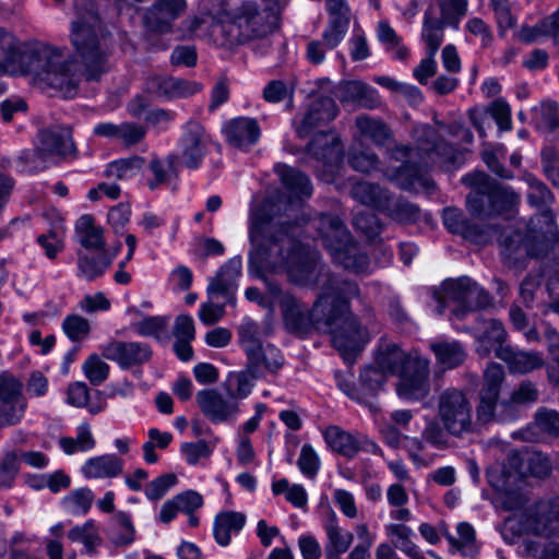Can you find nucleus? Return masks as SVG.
<instances>
[{"instance_id":"f257e3e1","label":"nucleus","mask_w":559,"mask_h":559,"mask_svg":"<svg viewBox=\"0 0 559 559\" xmlns=\"http://www.w3.org/2000/svg\"><path fill=\"white\" fill-rule=\"evenodd\" d=\"M70 43L74 55L66 47L49 44L20 52L14 36L0 28V63H17L39 88L74 98L83 79L98 81L110 69L105 32L96 12H78L71 25Z\"/></svg>"},{"instance_id":"f03ea898","label":"nucleus","mask_w":559,"mask_h":559,"mask_svg":"<svg viewBox=\"0 0 559 559\" xmlns=\"http://www.w3.org/2000/svg\"><path fill=\"white\" fill-rule=\"evenodd\" d=\"M274 170L289 197L266 198L251 209L250 261L271 272L286 274L295 285H314L322 275L319 253L295 239L290 222L301 201L311 195L312 185L306 175L285 164H276Z\"/></svg>"},{"instance_id":"7ed1b4c3","label":"nucleus","mask_w":559,"mask_h":559,"mask_svg":"<svg viewBox=\"0 0 559 559\" xmlns=\"http://www.w3.org/2000/svg\"><path fill=\"white\" fill-rule=\"evenodd\" d=\"M358 295L355 283L333 280L324 287L311 310L293 295L283 296L280 307L290 332L299 335L312 331L328 333L342 357L352 361L370 340L368 331L349 311V300Z\"/></svg>"},{"instance_id":"20e7f679","label":"nucleus","mask_w":559,"mask_h":559,"mask_svg":"<svg viewBox=\"0 0 559 559\" xmlns=\"http://www.w3.org/2000/svg\"><path fill=\"white\" fill-rule=\"evenodd\" d=\"M412 135L416 142V147L396 145L392 148L390 155L400 165H390L384 170L386 179L401 189L417 190L423 188L429 190L432 188L433 182L426 174L430 163H439L450 167L459 166L464 162L467 150L454 148L449 143L440 140L437 131L430 126H416Z\"/></svg>"},{"instance_id":"39448f33","label":"nucleus","mask_w":559,"mask_h":559,"mask_svg":"<svg viewBox=\"0 0 559 559\" xmlns=\"http://www.w3.org/2000/svg\"><path fill=\"white\" fill-rule=\"evenodd\" d=\"M523 524H518L512 518H508L500 527L503 538L513 543L522 532L538 536H558L559 534V497H550L539 500L523 516ZM527 549L538 559H559V543L547 542L543 547L527 544Z\"/></svg>"},{"instance_id":"423d86ee","label":"nucleus","mask_w":559,"mask_h":559,"mask_svg":"<svg viewBox=\"0 0 559 559\" xmlns=\"http://www.w3.org/2000/svg\"><path fill=\"white\" fill-rule=\"evenodd\" d=\"M311 225L318 230L323 247L333 260L346 270L364 273L369 267V259L352 240L344 223L335 215L320 214Z\"/></svg>"},{"instance_id":"0eeeda50","label":"nucleus","mask_w":559,"mask_h":559,"mask_svg":"<svg viewBox=\"0 0 559 559\" xmlns=\"http://www.w3.org/2000/svg\"><path fill=\"white\" fill-rule=\"evenodd\" d=\"M462 182L473 188L467 195L466 204L474 216L509 212L520 201L519 194L510 187L498 185L481 171L465 175Z\"/></svg>"},{"instance_id":"6e6552de","label":"nucleus","mask_w":559,"mask_h":559,"mask_svg":"<svg viewBox=\"0 0 559 559\" xmlns=\"http://www.w3.org/2000/svg\"><path fill=\"white\" fill-rule=\"evenodd\" d=\"M537 219H544L547 223V230L540 235L533 228H526L527 233L524 234L521 227L509 228L501 234V254L506 263L516 265L527 257L538 255L547 247V242L555 238L551 213L547 211Z\"/></svg>"},{"instance_id":"1a4fd4ad","label":"nucleus","mask_w":559,"mask_h":559,"mask_svg":"<svg viewBox=\"0 0 559 559\" xmlns=\"http://www.w3.org/2000/svg\"><path fill=\"white\" fill-rule=\"evenodd\" d=\"M239 342L248 358V371L252 378H260L265 372H275L284 364L278 348L261 341L257 322L246 318L238 329Z\"/></svg>"},{"instance_id":"9d476101","label":"nucleus","mask_w":559,"mask_h":559,"mask_svg":"<svg viewBox=\"0 0 559 559\" xmlns=\"http://www.w3.org/2000/svg\"><path fill=\"white\" fill-rule=\"evenodd\" d=\"M437 419L447 432L462 438L474 431V407L467 394L457 388H448L437 397Z\"/></svg>"},{"instance_id":"9b49d317","label":"nucleus","mask_w":559,"mask_h":559,"mask_svg":"<svg viewBox=\"0 0 559 559\" xmlns=\"http://www.w3.org/2000/svg\"><path fill=\"white\" fill-rule=\"evenodd\" d=\"M73 142L67 130L61 128L41 130L36 150L23 152L20 160L26 164V170L37 171L53 156H66L73 151Z\"/></svg>"},{"instance_id":"f8f14e48","label":"nucleus","mask_w":559,"mask_h":559,"mask_svg":"<svg viewBox=\"0 0 559 559\" xmlns=\"http://www.w3.org/2000/svg\"><path fill=\"white\" fill-rule=\"evenodd\" d=\"M307 155L313 160L312 166L323 180L326 182L335 180L343 159V147L335 133H317L308 145Z\"/></svg>"},{"instance_id":"ddd939ff","label":"nucleus","mask_w":559,"mask_h":559,"mask_svg":"<svg viewBox=\"0 0 559 559\" xmlns=\"http://www.w3.org/2000/svg\"><path fill=\"white\" fill-rule=\"evenodd\" d=\"M448 436L450 435L447 432L445 426L439 419L426 417L420 438L406 437L404 449L415 466H428L435 457L432 454L426 453V444L443 450L449 445Z\"/></svg>"},{"instance_id":"4468645a","label":"nucleus","mask_w":559,"mask_h":559,"mask_svg":"<svg viewBox=\"0 0 559 559\" xmlns=\"http://www.w3.org/2000/svg\"><path fill=\"white\" fill-rule=\"evenodd\" d=\"M504 381L502 366L491 362L484 371L483 383L478 393L476 415L481 423L495 421L499 408L501 386Z\"/></svg>"},{"instance_id":"2eb2a0df","label":"nucleus","mask_w":559,"mask_h":559,"mask_svg":"<svg viewBox=\"0 0 559 559\" xmlns=\"http://www.w3.org/2000/svg\"><path fill=\"white\" fill-rule=\"evenodd\" d=\"M278 14L264 9L255 1L243 2L236 15V24L247 38H263L277 26Z\"/></svg>"},{"instance_id":"dca6fc26","label":"nucleus","mask_w":559,"mask_h":559,"mask_svg":"<svg viewBox=\"0 0 559 559\" xmlns=\"http://www.w3.org/2000/svg\"><path fill=\"white\" fill-rule=\"evenodd\" d=\"M195 401L203 415L213 424L231 421L239 413V404L235 396L223 394L216 389L199 391Z\"/></svg>"},{"instance_id":"f3484780","label":"nucleus","mask_w":559,"mask_h":559,"mask_svg":"<svg viewBox=\"0 0 559 559\" xmlns=\"http://www.w3.org/2000/svg\"><path fill=\"white\" fill-rule=\"evenodd\" d=\"M187 8V0H157L145 11L144 26L152 34H170Z\"/></svg>"},{"instance_id":"a211bd4d","label":"nucleus","mask_w":559,"mask_h":559,"mask_svg":"<svg viewBox=\"0 0 559 559\" xmlns=\"http://www.w3.org/2000/svg\"><path fill=\"white\" fill-rule=\"evenodd\" d=\"M411 364V368L399 376L396 392L405 401H419L430 392L429 360L419 356Z\"/></svg>"},{"instance_id":"6ab92c4d","label":"nucleus","mask_w":559,"mask_h":559,"mask_svg":"<svg viewBox=\"0 0 559 559\" xmlns=\"http://www.w3.org/2000/svg\"><path fill=\"white\" fill-rule=\"evenodd\" d=\"M207 135L204 128L197 121H189L179 142L178 164L189 169L201 166L207 148Z\"/></svg>"},{"instance_id":"aec40b11","label":"nucleus","mask_w":559,"mask_h":559,"mask_svg":"<svg viewBox=\"0 0 559 559\" xmlns=\"http://www.w3.org/2000/svg\"><path fill=\"white\" fill-rule=\"evenodd\" d=\"M443 223L452 234L461 235L478 245L488 243L498 234L496 227L478 224L456 209L449 207L443 211Z\"/></svg>"},{"instance_id":"412c9836","label":"nucleus","mask_w":559,"mask_h":559,"mask_svg":"<svg viewBox=\"0 0 559 559\" xmlns=\"http://www.w3.org/2000/svg\"><path fill=\"white\" fill-rule=\"evenodd\" d=\"M104 358L115 361L122 369L147 362L153 353L148 344L142 342L112 341L100 347Z\"/></svg>"},{"instance_id":"4be33fe9","label":"nucleus","mask_w":559,"mask_h":559,"mask_svg":"<svg viewBox=\"0 0 559 559\" xmlns=\"http://www.w3.org/2000/svg\"><path fill=\"white\" fill-rule=\"evenodd\" d=\"M539 399V390L535 383L523 380L510 393L509 397L501 401L495 421L511 423L521 417L523 408L535 404Z\"/></svg>"},{"instance_id":"5701e85b","label":"nucleus","mask_w":559,"mask_h":559,"mask_svg":"<svg viewBox=\"0 0 559 559\" xmlns=\"http://www.w3.org/2000/svg\"><path fill=\"white\" fill-rule=\"evenodd\" d=\"M145 88L158 98L175 99L199 93L202 90V85L198 82L179 78L154 75L146 80Z\"/></svg>"},{"instance_id":"b1692460","label":"nucleus","mask_w":559,"mask_h":559,"mask_svg":"<svg viewBox=\"0 0 559 559\" xmlns=\"http://www.w3.org/2000/svg\"><path fill=\"white\" fill-rule=\"evenodd\" d=\"M337 115V106L329 96H320L311 100L307 111L296 126L298 136L305 138L316 128L332 121Z\"/></svg>"},{"instance_id":"393cba45","label":"nucleus","mask_w":559,"mask_h":559,"mask_svg":"<svg viewBox=\"0 0 559 559\" xmlns=\"http://www.w3.org/2000/svg\"><path fill=\"white\" fill-rule=\"evenodd\" d=\"M241 259L239 257L231 258L222 265L217 274L210 280L206 289L209 299H215L222 296L227 301H231L237 281L241 275Z\"/></svg>"},{"instance_id":"a878e982","label":"nucleus","mask_w":559,"mask_h":559,"mask_svg":"<svg viewBox=\"0 0 559 559\" xmlns=\"http://www.w3.org/2000/svg\"><path fill=\"white\" fill-rule=\"evenodd\" d=\"M227 142L239 148L248 150L258 143L261 129L258 121L250 117H237L227 121L223 127Z\"/></svg>"},{"instance_id":"bb28decb","label":"nucleus","mask_w":559,"mask_h":559,"mask_svg":"<svg viewBox=\"0 0 559 559\" xmlns=\"http://www.w3.org/2000/svg\"><path fill=\"white\" fill-rule=\"evenodd\" d=\"M417 353H405L395 343L382 342L376 354L374 365L386 376H400L411 368V360H415Z\"/></svg>"},{"instance_id":"cd10ccee","label":"nucleus","mask_w":559,"mask_h":559,"mask_svg":"<svg viewBox=\"0 0 559 559\" xmlns=\"http://www.w3.org/2000/svg\"><path fill=\"white\" fill-rule=\"evenodd\" d=\"M496 356L506 361L510 371L514 373H527L544 365L540 354L516 350L509 345L497 347Z\"/></svg>"},{"instance_id":"c85d7f7f","label":"nucleus","mask_w":559,"mask_h":559,"mask_svg":"<svg viewBox=\"0 0 559 559\" xmlns=\"http://www.w3.org/2000/svg\"><path fill=\"white\" fill-rule=\"evenodd\" d=\"M350 195L362 205L374 209L381 213L389 209L391 193L379 185L359 181L353 185Z\"/></svg>"},{"instance_id":"c756f323","label":"nucleus","mask_w":559,"mask_h":559,"mask_svg":"<svg viewBox=\"0 0 559 559\" xmlns=\"http://www.w3.org/2000/svg\"><path fill=\"white\" fill-rule=\"evenodd\" d=\"M455 289H464L466 290V301L464 306L460 308H452L451 312L457 319L464 318L467 313L486 308L490 305V296L489 294L480 287L476 282L472 281L468 277V282L463 281L462 283H457L453 286Z\"/></svg>"},{"instance_id":"7c9ffc66","label":"nucleus","mask_w":559,"mask_h":559,"mask_svg":"<svg viewBox=\"0 0 559 559\" xmlns=\"http://www.w3.org/2000/svg\"><path fill=\"white\" fill-rule=\"evenodd\" d=\"M246 524V515L240 512L225 511L215 516L213 534L216 543L223 547L230 544L231 535L238 534Z\"/></svg>"},{"instance_id":"2f4dec72","label":"nucleus","mask_w":559,"mask_h":559,"mask_svg":"<svg viewBox=\"0 0 559 559\" xmlns=\"http://www.w3.org/2000/svg\"><path fill=\"white\" fill-rule=\"evenodd\" d=\"M123 463L114 454H105L88 459L82 465V474L86 478H112L122 473Z\"/></svg>"},{"instance_id":"473e14b6","label":"nucleus","mask_w":559,"mask_h":559,"mask_svg":"<svg viewBox=\"0 0 559 559\" xmlns=\"http://www.w3.org/2000/svg\"><path fill=\"white\" fill-rule=\"evenodd\" d=\"M481 325L477 334L476 350L480 356H487L491 350L496 352L497 347L504 346L507 332L502 323L495 319L483 321Z\"/></svg>"},{"instance_id":"72a5a7b5","label":"nucleus","mask_w":559,"mask_h":559,"mask_svg":"<svg viewBox=\"0 0 559 559\" xmlns=\"http://www.w3.org/2000/svg\"><path fill=\"white\" fill-rule=\"evenodd\" d=\"M463 281L468 282L467 276H462L459 278H448L442 282L438 289L433 290V298L437 301V313L443 314L445 308L450 305H453V308H460L464 306L466 301V290L464 289H455L452 287L457 283H462Z\"/></svg>"},{"instance_id":"f704fd0d","label":"nucleus","mask_w":559,"mask_h":559,"mask_svg":"<svg viewBox=\"0 0 559 559\" xmlns=\"http://www.w3.org/2000/svg\"><path fill=\"white\" fill-rule=\"evenodd\" d=\"M179 170L178 157L175 154L167 156L165 160L153 157L148 163L150 175L146 177V185L150 190L166 185L171 176H177Z\"/></svg>"},{"instance_id":"c9c22d12","label":"nucleus","mask_w":559,"mask_h":559,"mask_svg":"<svg viewBox=\"0 0 559 559\" xmlns=\"http://www.w3.org/2000/svg\"><path fill=\"white\" fill-rule=\"evenodd\" d=\"M534 428L549 436H559V413L546 408L538 409L534 423L521 432L525 441L535 442L539 440V436L533 431Z\"/></svg>"},{"instance_id":"e433bc0d","label":"nucleus","mask_w":559,"mask_h":559,"mask_svg":"<svg viewBox=\"0 0 559 559\" xmlns=\"http://www.w3.org/2000/svg\"><path fill=\"white\" fill-rule=\"evenodd\" d=\"M438 365L443 369H453L462 365L466 358V352L457 341H443L431 343Z\"/></svg>"},{"instance_id":"4c0bfd02","label":"nucleus","mask_w":559,"mask_h":559,"mask_svg":"<svg viewBox=\"0 0 559 559\" xmlns=\"http://www.w3.org/2000/svg\"><path fill=\"white\" fill-rule=\"evenodd\" d=\"M324 439L333 451L347 457L355 456L361 448V442L356 437L336 426L324 431Z\"/></svg>"},{"instance_id":"58836bf2","label":"nucleus","mask_w":559,"mask_h":559,"mask_svg":"<svg viewBox=\"0 0 559 559\" xmlns=\"http://www.w3.org/2000/svg\"><path fill=\"white\" fill-rule=\"evenodd\" d=\"M435 5H430L424 16L421 37L427 47V53L436 55L443 41L444 23L440 22L435 13Z\"/></svg>"},{"instance_id":"ea45409f","label":"nucleus","mask_w":559,"mask_h":559,"mask_svg":"<svg viewBox=\"0 0 559 559\" xmlns=\"http://www.w3.org/2000/svg\"><path fill=\"white\" fill-rule=\"evenodd\" d=\"M79 242L86 249H103L105 240L103 229L95 225L91 215L81 216L75 224Z\"/></svg>"},{"instance_id":"a19ab883","label":"nucleus","mask_w":559,"mask_h":559,"mask_svg":"<svg viewBox=\"0 0 559 559\" xmlns=\"http://www.w3.org/2000/svg\"><path fill=\"white\" fill-rule=\"evenodd\" d=\"M96 394L99 397L98 401L88 402L90 390L87 385L84 382H74L68 388L67 402L74 407H87L91 414L96 415L103 412L106 407L102 393L97 391Z\"/></svg>"},{"instance_id":"79ce46f5","label":"nucleus","mask_w":559,"mask_h":559,"mask_svg":"<svg viewBox=\"0 0 559 559\" xmlns=\"http://www.w3.org/2000/svg\"><path fill=\"white\" fill-rule=\"evenodd\" d=\"M356 127L361 136L369 139L379 146L384 145L392 136L390 128L383 121L369 116H358Z\"/></svg>"},{"instance_id":"37998d69","label":"nucleus","mask_w":559,"mask_h":559,"mask_svg":"<svg viewBox=\"0 0 559 559\" xmlns=\"http://www.w3.org/2000/svg\"><path fill=\"white\" fill-rule=\"evenodd\" d=\"M59 445L67 455L76 452H86L95 447V439L87 423H82L76 429L75 438L62 437Z\"/></svg>"},{"instance_id":"c03bdc74","label":"nucleus","mask_w":559,"mask_h":559,"mask_svg":"<svg viewBox=\"0 0 559 559\" xmlns=\"http://www.w3.org/2000/svg\"><path fill=\"white\" fill-rule=\"evenodd\" d=\"M459 537L448 535L447 539L451 546V551H459L465 557H475L478 552V547L475 542V531L473 526L466 522L457 525Z\"/></svg>"},{"instance_id":"a18cd8bd","label":"nucleus","mask_w":559,"mask_h":559,"mask_svg":"<svg viewBox=\"0 0 559 559\" xmlns=\"http://www.w3.org/2000/svg\"><path fill=\"white\" fill-rule=\"evenodd\" d=\"M110 264V259L105 254L95 258L80 252L78 258V275L86 281H94L102 276Z\"/></svg>"},{"instance_id":"49530a36","label":"nucleus","mask_w":559,"mask_h":559,"mask_svg":"<svg viewBox=\"0 0 559 559\" xmlns=\"http://www.w3.org/2000/svg\"><path fill=\"white\" fill-rule=\"evenodd\" d=\"M145 160L141 156H131L109 163L105 169V176L124 180L134 177L143 167Z\"/></svg>"},{"instance_id":"de8ad7c7","label":"nucleus","mask_w":559,"mask_h":559,"mask_svg":"<svg viewBox=\"0 0 559 559\" xmlns=\"http://www.w3.org/2000/svg\"><path fill=\"white\" fill-rule=\"evenodd\" d=\"M325 533L328 537L325 549L336 552H346L354 539L350 532L342 528L337 524L335 516H333L325 525Z\"/></svg>"},{"instance_id":"09e8293b","label":"nucleus","mask_w":559,"mask_h":559,"mask_svg":"<svg viewBox=\"0 0 559 559\" xmlns=\"http://www.w3.org/2000/svg\"><path fill=\"white\" fill-rule=\"evenodd\" d=\"M93 501V491L84 487L69 492L62 499V507L68 513L83 515L91 509Z\"/></svg>"},{"instance_id":"8fccbe9b","label":"nucleus","mask_w":559,"mask_h":559,"mask_svg":"<svg viewBox=\"0 0 559 559\" xmlns=\"http://www.w3.org/2000/svg\"><path fill=\"white\" fill-rule=\"evenodd\" d=\"M68 537L72 542L82 543L87 552H92L102 542L98 528L92 520L86 521L83 525L72 527Z\"/></svg>"},{"instance_id":"3c124183","label":"nucleus","mask_w":559,"mask_h":559,"mask_svg":"<svg viewBox=\"0 0 559 559\" xmlns=\"http://www.w3.org/2000/svg\"><path fill=\"white\" fill-rule=\"evenodd\" d=\"M440 11L438 20L445 25L457 27L460 20L467 12V0H436Z\"/></svg>"},{"instance_id":"603ef678","label":"nucleus","mask_w":559,"mask_h":559,"mask_svg":"<svg viewBox=\"0 0 559 559\" xmlns=\"http://www.w3.org/2000/svg\"><path fill=\"white\" fill-rule=\"evenodd\" d=\"M383 213L400 223H414L420 216V210L417 205L403 199L394 200L392 194L389 209L383 211Z\"/></svg>"},{"instance_id":"864d4df0","label":"nucleus","mask_w":559,"mask_h":559,"mask_svg":"<svg viewBox=\"0 0 559 559\" xmlns=\"http://www.w3.org/2000/svg\"><path fill=\"white\" fill-rule=\"evenodd\" d=\"M349 25V17H330L329 23L323 31L321 41L326 49L336 48L344 39Z\"/></svg>"},{"instance_id":"5fc2aeb1","label":"nucleus","mask_w":559,"mask_h":559,"mask_svg":"<svg viewBox=\"0 0 559 559\" xmlns=\"http://www.w3.org/2000/svg\"><path fill=\"white\" fill-rule=\"evenodd\" d=\"M83 372L93 385H100L109 376V366L99 356L91 355L83 364Z\"/></svg>"},{"instance_id":"6e6d98bb","label":"nucleus","mask_w":559,"mask_h":559,"mask_svg":"<svg viewBox=\"0 0 559 559\" xmlns=\"http://www.w3.org/2000/svg\"><path fill=\"white\" fill-rule=\"evenodd\" d=\"M26 408L25 400L0 402V427L16 425L22 419Z\"/></svg>"},{"instance_id":"4d7b16f0","label":"nucleus","mask_w":559,"mask_h":559,"mask_svg":"<svg viewBox=\"0 0 559 559\" xmlns=\"http://www.w3.org/2000/svg\"><path fill=\"white\" fill-rule=\"evenodd\" d=\"M525 180L530 187L528 201L535 206H545L554 201V194L547 186L533 175H526Z\"/></svg>"},{"instance_id":"13d9d810","label":"nucleus","mask_w":559,"mask_h":559,"mask_svg":"<svg viewBox=\"0 0 559 559\" xmlns=\"http://www.w3.org/2000/svg\"><path fill=\"white\" fill-rule=\"evenodd\" d=\"M19 471V453L14 451L5 453L0 462V489L10 488Z\"/></svg>"},{"instance_id":"bf43d9fd","label":"nucleus","mask_w":559,"mask_h":559,"mask_svg":"<svg viewBox=\"0 0 559 559\" xmlns=\"http://www.w3.org/2000/svg\"><path fill=\"white\" fill-rule=\"evenodd\" d=\"M168 324L165 317H145L133 324V330L141 336L160 338Z\"/></svg>"},{"instance_id":"052dcab7","label":"nucleus","mask_w":559,"mask_h":559,"mask_svg":"<svg viewBox=\"0 0 559 559\" xmlns=\"http://www.w3.org/2000/svg\"><path fill=\"white\" fill-rule=\"evenodd\" d=\"M539 114L538 128L554 131L559 129V104L555 100H545L537 108Z\"/></svg>"},{"instance_id":"680f3d73","label":"nucleus","mask_w":559,"mask_h":559,"mask_svg":"<svg viewBox=\"0 0 559 559\" xmlns=\"http://www.w3.org/2000/svg\"><path fill=\"white\" fill-rule=\"evenodd\" d=\"M22 390L20 379L7 371L0 373V402L23 400Z\"/></svg>"},{"instance_id":"e2e57ef3","label":"nucleus","mask_w":559,"mask_h":559,"mask_svg":"<svg viewBox=\"0 0 559 559\" xmlns=\"http://www.w3.org/2000/svg\"><path fill=\"white\" fill-rule=\"evenodd\" d=\"M37 242L45 250L47 258L55 259L63 248L61 222L50 233L39 235Z\"/></svg>"},{"instance_id":"0e129e2a","label":"nucleus","mask_w":559,"mask_h":559,"mask_svg":"<svg viewBox=\"0 0 559 559\" xmlns=\"http://www.w3.org/2000/svg\"><path fill=\"white\" fill-rule=\"evenodd\" d=\"M62 329L66 335L73 342L84 338L90 332V322L78 314L64 318Z\"/></svg>"},{"instance_id":"69168bd1","label":"nucleus","mask_w":559,"mask_h":559,"mask_svg":"<svg viewBox=\"0 0 559 559\" xmlns=\"http://www.w3.org/2000/svg\"><path fill=\"white\" fill-rule=\"evenodd\" d=\"M297 464L305 476L309 478L316 477L320 468V459L310 444H304L301 447Z\"/></svg>"},{"instance_id":"338daca9","label":"nucleus","mask_w":559,"mask_h":559,"mask_svg":"<svg viewBox=\"0 0 559 559\" xmlns=\"http://www.w3.org/2000/svg\"><path fill=\"white\" fill-rule=\"evenodd\" d=\"M489 7L493 11L500 34L515 25V17L511 13L509 0H493L489 2Z\"/></svg>"},{"instance_id":"774afa93","label":"nucleus","mask_w":559,"mask_h":559,"mask_svg":"<svg viewBox=\"0 0 559 559\" xmlns=\"http://www.w3.org/2000/svg\"><path fill=\"white\" fill-rule=\"evenodd\" d=\"M542 164L546 177L559 188V152L552 147L542 151Z\"/></svg>"}]
</instances>
